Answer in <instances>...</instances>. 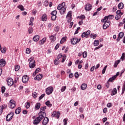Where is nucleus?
<instances>
[{
	"instance_id": "4",
	"label": "nucleus",
	"mask_w": 125,
	"mask_h": 125,
	"mask_svg": "<svg viewBox=\"0 0 125 125\" xmlns=\"http://www.w3.org/2000/svg\"><path fill=\"white\" fill-rule=\"evenodd\" d=\"M8 106L10 109H14L15 107H16V102L14 100H10Z\"/></svg>"
},
{
	"instance_id": "5",
	"label": "nucleus",
	"mask_w": 125,
	"mask_h": 125,
	"mask_svg": "<svg viewBox=\"0 0 125 125\" xmlns=\"http://www.w3.org/2000/svg\"><path fill=\"white\" fill-rule=\"evenodd\" d=\"M14 116V112H11L6 117V122H10L11 120L13 118V116Z\"/></svg>"
},
{
	"instance_id": "17",
	"label": "nucleus",
	"mask_w": 125,
	"mask_h": 125,
	"mask_svg": "<svg viewBox=\"0 0 125 125\" xmlns=\"http://www.w3.org/2000/svg\"><path fill=\"white\" fill-rule=\"evenodd\" d=\"M116 78V76H113L109 78L107 82H108L109 83H112V82H114V81H115Z\"/></svg>"
},
{
	"instance_id": "32",
	"label": "nucleus",
	"mask_w": 125,
	"mask_h": 125,
	"mask_svg": "<svg viewBox=\"0 0 125 125\" xmlns=\"http://www.w3.org/2000/svg\"><path fill=\"white\" fill-rule=\"evenodd\" d=\"M72 18V11H69L66 15V18Z\"/></svg>"
},
{
	"instance_id": "6",
	"label": "nucleus",
	"mask_w": 125,
	"mask_h": 125,
	"mask_svg": "<svg viewBox=\"0 0 125 125\" xmlns=\"http://www.w3.org/2000/svg\"><path fill=\"white\" fill-rule=\"evenodd\" d=\"M81 41V39H78L77 38H73L71 40L70 42L71 44L75 45V44H77L78 42H80Z\"/></svg>"
},
{
	"instance_id": "13",
	"label": "nucleus",
	"mask_w": 125,
	"mask_h": 125,
	"mask_svg": "<svg viewBox=\"0 0 125 125\" xmlns=\"http://www.w3.org/2000/svg\"><path fill=\"white\" fill-rule=\"evenodd\" d=\"M29 81V77L27 75H24L22 77V81L23 83H28Z\"/></svg>"
},
{
	"instance_id": "29",
	"label": "nucleus",
	"mask_w": 125,
	"mask_h": 125,
	"mask_svg": "<svg viewBox=\"0 0 125 125\" xmlns=\"http://www.w3.org/2000/svg\"><path fill=\"white\" fill-rule=\"evenodd\" d=\"M5 105H3L0 106V115H1V114H2V111H3V109H5Z\"/></svg>"
},
{
	"instance_id": "46",
	"label": "nucleus",
	"mask_w": 125,
	"mask_h": 125,
	"mask_svg": "<svg viewBox=\"0 0 125 125\" xmlns=\"http://www.w3.org/2000/svg\"><path fill=\"white\" fill-rule=\"evenodd\" d=\"M78 18H79V19H81V20H83L84 19H85V16L84 15H83L78 17Z\"/></svg>"
},
{
	"instance_id": "10",
	"label": "nucleus",
	"mask_w": 125,
	"mask_h": 125,
	"mask_svg": "<svg viewBox=\"0 0 125 125\" xmlns=\"http://www.w3.org/2000/svg\"><path fill=\"white\" fill-rule=\"evenodd\" d=\"M56 34L52 35L49 36V39L51 42H54L55 41H56Z\"/></svg>"
},
{
	"instance_id": "9",
	"label": "nucleus",
	"mask_w": 125,
	"mask_h": 125,
	"mask_svg": "<svg viewBox=\"0 0 125 125\" xmlns=\"http://www.w3.org/2000/svg\"><path fill=\"white\" fill-rule=\"evenodd\" d=\"M7 83L9 86H12L13 85V79L12 78H8L7 79Z\"/></svg>"
},
{
	"instance_id": "25",
	"label": "nucleus",
	"mask_w": 125,
	"mask_h": 125,
	"mask_svg": "<svg viewBox=\"0 0 125 125\" xmlns=\"http://www.w3.org/2000/svg\"><path fill=\"white\" fill-rule=\"evenodd\" d=\"M59 10L61 15L64 14V13H65V12H66V8H65V7H64L62 8V9H60Z\"/></svg>"
},
{
	"instance_id": "19",
	"label": "nucleus",
	"mask_w": 125,
	"mask_h": 125,
	"mask_svg": "<svg viewBox=\"0 0 125 125\" xmlns=\"http://www.w3.org/2000/svg\"><path fill=\"white\" fill-rule=\"evenodd\" d=\"M46 42V38H43L42 40H41L39 42L40 45H42L44 42Z\"/></svg>"
},
{
	"instance_id": "11",
	"label": "nucleus",
	"mask_w": 125,
	"mask_h": 125,
	"mask_svg": "<svg viewBox=\"0 0 125 125\" xmlns=\"http://www.w3.org/2000/svg\"><path fill=\"white\" fill-rule=\"evenodd\" d=\"M6 64L5 60L1 59L0 60V67H4Z\"/></svg>"
},
{
	"instance_id": "7",
	"label": "nucleus",
	"mask_w": 125,
	"mask_h": 125,
	"mask_svg": "<svg viewBox=\"0 0 125 125\" xmlns=\"http://www.w3.org/2000/svg\"><path fill=\"white\" fill-rule=\"evenodd\" d=\"M53 92V88L52 86H50L46 89V93L47 95H50Z\"/></svg>"
},
{
	"instance_id": "54",
	"label": "nucleus",
	"mask_w": 125,
	"mask_h": 125,
	"mask_svg": "<svg viewBox=\"0 0 125 125\" xmlns=\"http://www.w3.org/2000/svg\"><path fill=\"white\" fill-rule=\"evenodd\" d=\"M103 46V44L102 45H99L98 47H96L95 49L94 50H97V49H99V48H101Z\"/></svg>"
},
{
	"instance_id": "53",
	"label": "nucleus",
	"mask_w": 125,
	"mask_h": 125,
	"mask_svg": "<svg viewBox=\"0 0 125 125\" xmlns=\"http://www.w3.org/2000/svg\"><path fill=\"white\" fill-rule=\"evenodd\" d=\"M121 17H122V16L116 15V16H115V19L116 20H119L121 19Z\"/></svg>"
},
{
	"instance_id": "37",
	"label": "nucleus",
	"mask_w": 125,
	"mask_h": 125,
	"mask_svg": "<svg viewBox=\"0 0 125 125\" xmlns=\"http://www.w3.org/2000/svg\"><path fill=\"white\" fill-rule=\"evenodd\" d=\"M99 44V40H95L94 42V46H97Z\"/></svg>"
},
{
	"instance_id": "20",
	"label": "nucleus",
	"mask_w": 125,
	"mask_h": 125,
	"mask_svg": "<svg viewBox=\"0 0 125 125\" xmlns=\"http://www.w3.org/2000/svg\"><path fill=\"white\" fill-rule=\"evenodd\" d=\"M86 87H87V84H86V83L82 84L81 86V88L82 90H84V89H86Z\"/></svg>"
},
{
	"instance_id": "8",
	"label": "nucleus",
	"mask_w": 125,
	"mask_h": 125,
	"mask_svg": "<svg viewBox=\"0 0 125 125\" xmlns=\"http://www.w3.org/2000/svg\"><path fill=\"white\" fill-rule=\"evenodd\" d=\"M92 9V5L90 3H87L85 5V10L86 11H90Z\"/></svg>"
},
{
	"instance_id": "24",
	"label": "nucleus",
	"mask_w": 125,
	"mask_h": 125,
	"mask_svg": "<svg viewBox=\"0 0 125 125\" xmlns=\"http://www.w3.org/2000/svg\"><path fill=\"white\" fill-rule=\"evenodd\" d=\"M39 40H40V36L39 35H36L33 38V40L34 41V42H38V41H39Z\"/></svg>"
},
{
	"instance_id": "23",
	"label": "nucleus",
	"mask_w": 125,
	"mask_h": 125,
	"mask_svg": "<svg viewBox=\"0 0 125 125\" xmlns=\"http://www.w3.org/2000/svg\"><path fill=\"white\" fill-rule=\"evenodd\" d=\"M42 20L43 21H46L47 20V16L46 14H43L42 17Z\"/></svg>"
},
{
	"instance_id": "21",
	"label": "nucleus",
	"mask_w": 125,
	"mask_h": 125,
	"mask_svg": "<svg viewBox=\"0 0 125 125\" xmlns=\"http://www.w3.org/2000/svg\"><path fill=\"white\" fill-rule=\"evenodd\" d=\"M118 93V91H117V88H114L113 90H112V92L111 94V96H113V95H116Z\"/></svg>"
},
{
	"instance_id": "14",
	"label": "nucleus",
	"mask_w": 125,
	"mask_h": 125,
	"mask_svg": "<svg viewBox=\"0 0 125 125\" xmlns=\"http://www.w3.org/2000/svg\"><path fill=\"white\" fill-rule=\"evenodd\" d=\"M49 122V119L48 117H45L42 122V125H46L48 124Z\"/></svg>"
},
{
	"instance_id": "15",
	"label": "nucleus",
	"mask_w": 125,
	"mask_h": 125,
	"mask_svg": "<svg viewBox=\"0 0 125 125\" xmlns=\"http://www.w3.org/2000/svg\"><path fill=\"white\" fill-rule=\"evenodd\" d=\"M43 77V75L42 74H39L38 75H37L36 77L34 78L35 81H41L42 79V77Z\"/></svg>"
},
{
	"instance_id": "57",
	"label": "nucleus",
	"mask_w": 125,
	"mask_h": 125,
	"mask_svg": "<svg viewBox=\"0 0 125 125\" xmlns=\"http://www.w3.org/2000/svg\"><path fill=\"white\" fill-rule=\"evenodd\" d=\"M45 94H42V95H41V96H40L39 97V100H42V98H43L45 96Z\"/></svg>"
},
{
	"instance_id": "22",
	"label": "nucleus",
	"mask_w": 125,
	"mask_h": 125,
	"mask_svg": "<svg viewBox=\"0 0 125 125\" xmlns=\"http://www.w3.org/2000/svg\"><path fill=\"white\" fill-rule=\"evenodd\" d=\"M124 6V3L123 2H120L118 5V7L119 9H123Z\"/></svg>"
},
{
	"instance_id": "47",
	"label": "nucleus",
	"mask_w": 125,
	"mask_h": 125,
	"mask_svg": "<svg viewBox=\"0 0 125 125\" xmlns=\"http://www.w3.org/2000/svg\"><path fill=\"white\" fill-rule=\"evenodd\" d=\"M121 59L122 61H124L125 59V53H123L122 55V56L121 57Z\"/></svg>"
},
{
	"instance_id": "40",
	"label": "nucleus",
	"mask_w": 125,
	"mask_h": 125,
	"mask_svg": "<svg viewBox=\"0 0 125 125\" xmlns=\"http://www.w3.org/2000/svg\"><path fill=\"white\" fill-rule=\"evenodd\" d=\"M1 53H5L6 52V47H3L2 48V50H1Z\"/></svg>"
},
{
	"instance_id": "41",
	"label": "nucleus",
	"mask_w": 125,
	"mask_h": 125,
	"mask_svg": "<svg viewBox=\"0 0 125 125\" xmlns=\"http://www.w3.org/2000/svg\"><path fill=\"white\" fill-rule=\"evenodd\" d=\"M87 56V52L84 51L83 53V58H86Z\"/></svg>"
},
{
	"instance_id": "49",
	"label": "nucleus",
	"mask_w": 125,
	"mask_h": 125,
	"mask_svg": "<svg viewBox=\"0 0 125 125\" xmlns=\"http://www.w3.org/2000/svg\"><path fill=\"white\" fill-rule=\"evenodd\" d=\"M57 18V16H51V20L52 21H55L56 20Z\"/></svg>"
},
{
	"instance_id": "3",
	"label": "nucleus",
	"mask_w": 125,
	"mask_h": 125,
	"mask_svg": "<svg viewBox=\"0 0 125 125\" xmlns=\"http://www.w3.org/2000/svg\"><path fill=\"white\" fill-rule=\"evenodd\" d=\"M28 61H29V68L31 69H34L35 67H36V62L35 60L33 59V58H30L28 59Z\"/></svg>"
},
{
	"instance_id": "28",
	"label": "nucleus",
	"mask_w": 125,
	"mask_h": 125,
	"mask_svg": "<svg viewBox=\"0 0 125 125\" xmlns=\"http://www.w3.org/2000/svg\"><path fill=\"white\" fill-rule=\"evenodd\" d=\"M21 112V107H18L17 109L15 110V114L16 115H18V114H20V112Z\"/></svg>"
},
{
	"instance_id": "51",
	"label": "nucleus",
	"mask_w": 125,
	"mask_h": 125,
	"mask_svg": "<svg viewBox=\"0 0 125 125\" xmlns=\"http://www.w3.org/2000/svg\"><path fill=\"white\" fill-rule=\"evenodd\" d=\"M31 53V49H30V48H27L26 49V53L27 54H30V53Z\"/></svg>"
},
{
	"instance_id": "38",
	"label": "nucleus",
	"mask_w": 125,
	"mask_h": 125,
	"mask_svg": "<svg viewBox=\"0 0 125 125\" xmlns=\"http://www.w3.org/2000/svg\"><path fill=\"white\" fill-rule=\"evenodd\" d=\"M60 29V27H59V26H57L56 27H55L54 31L56 33V34H57V33L59 32Z\"/></svg>"
},
{
	"instance_id": "30",
	"label": "nucleus",
	"mask_w": 125,
	"mask_h": 125,
	"mask_svg": "<svg viewBox=\"0 0 125 125\" xmlns=\"http://www.w3.org/2000/svg\"><path fill=\"white\" fill-rule=\"evenodd\" d=\"M18 8H19V9H20V10H21V11H24V10H25L24 6H23V5H19V6H18Z\"/></svg>"
},
{
	"instance_id": "18",
	"label": "nucleus",
	"mask_w": 125,
	"mask_h": 125,
	"mask_svg": "<svg viewBox=\"0 0 125 125\" xmlns=\"http://www.w3.org/2000/svg\"><path fill=\"white\" fill-rule=\"evenodd\" d=\"M109 26H110L109 23L105 22V23L104 24L103 28L104 30H106V29H107Z\"/></svg>"
},
{
	"instance_id": "44",
	"label": "nucleus",
	"mask_w": 125,
	"mask_h": 125,
	"mask_svg": "<svg viewBox=\"0 0 125 125\" xmlns=\"http://www.w3.org/2000/svg\"><path fill=\"white\" fill-rule=\"evenodd\" d=\"M57 14V11L56 10H54L52 11L51 13V15L52 16H56Z\"/></svg>"
},
{
	"instance_id": "43",
	"label": "nucleus",
	"mask_w": 125,
	"mask_h": 125,
	"mask_svg": "<svg viewBox=\"0 0 125 125\" xmlns=\"http://www.w3.org/2000/svg\"><path fill=\"white\" fill-rule=\"evenodd\" d=\"M19 69H20L19 65H15V71H16V72L19 71Z\"/></svg>"
},
{
	"instance_id": "63",
	"label": "nucleus",
	"mask_w": 125,
	"mask_h": 125,
	"mask_svg": "<svg viewBox=\"0 0 125 125\" xmlns=\"http://www.w3.org/2000/svg\"><path fill=\"white\" fill-rule=\"evenodd\" d=\"M105 86L107 88H109L110 86V83H109V82L107 81V82L105 83Z\"/></svg>"
},
{
	"instance_id": "45",
	"label": "nucleus",
	"mask_w": 125,
	"mask_h": 125,
	"mask_svg": "<svg viewBox=\"0 0 125 125\" xmlns=\"http://www.w3.org/2000/svg\"><path fill=\"white\" fill-rule=\"evenodd\" d=\"M66 88H67V86H66L62 87V88L61 89V92H64V91L66 90Z\"/></svg>"
},
{
	"instance_id": "55",
	"label": "nucleus",
	"mask_w": 125,
	"mask_h": 125,
	"mask_svg": "<svg viewBox=\"0 0 125 125\" xmlns=\"http://www.w3.org/2000/svg\"><path fill=\"white\" fill-rule=\"evenodd\" d=\"M107 17L108 19L111 20V19H113L114 17V15H109L108 16H107Z\"/></svg>"
},
{
	"instance_id": "64",
	"label": "nucleus",
	"mask_w": 125,
	"mask_h": 125,
	"mask_svg": "<svg viewBox=\"0 0 125 125\" xmlns=\"http://www.w3.org/2000/svg\"><path fill=\"white\" fill-rule=\"evenodd\" d=\"M57 112L54 111L52 114V117H55L56 115L57 114Z\"/></svg>"
},
{
	"instance_id": "39",
	"label": "nucleus",
	"mask_w": 125,
	"mask_h": 125,
	"mask_svg": "<svg viewBox=\"0 0 125 125\" xmlns=\"http://www.w3.org/2000/svg\"><path fill=\"white\" fill-rule=\"evenodd\" d=\"M124 35H125V33H124V32H121L119 34L118 37H119L120 39H123Z\"/></svg>"
},
{
	"instance_id": "60",
	"label": "nucleus",
	"mask_w": 125,
	"mask_h": 125,
	"mask_svg": "<svg viewBox=\"0 0 125 125\" xmlns=\"http://www.w3.org/2000/svg\"><path fill=\"white\" fill-rule=\"evenodd\" d=\"M4 91H5V87L2 86L1 87V92H2V93H4Z\"/></svg>"
},
{
	"instance_id": "12",
	"label": "nucleus",
	"mask_w": 125,
	"mask_h": 125,
	"mask_svg": "<svg viewBox=\"0 0 125 125\" xmlns=\"http://www.w3.org/2000/svg\"><path fill=\"white\" fill-rule=\"evenodd\" d=\"M88 35H90V30H88L86 31V32H83L81 35L82 38H84L85 37V38H87V36H88Z\"/></svg>"
},
{
	"instance_id": "52",
	"label": "nucleus",
	"mask_w": 125,
	"mask_h": 125,
	"mask_svg": "<svg viewBox=\"0 0 125 125\" xmlns=\"http://www.w3.org/2000/svg\"><path fill=\"white\" fill-rule=\"evenodd\" d=\"M55 117L57 118V119H59V118H60V112H58Z\"/></svg>"
},
{
	"instance_id": "59",
	"label": "nucleus",
	"mask_w": 125,
	"mask_h": 125,
	"mask_svg": "<svg viewBox=\"0 0 125 125\" xmlns=\"http://www.w3.org/2000/svg\"><path fill=\"white\" fill-rule=\"evenodd\" d=\"M117 6H113L112 9L113 12H116L117 11Z\"/></svg>"
},
{
	"instance_id": "61",
	"label": "nucleus",
	"mask_w": 125,
	"mask_h": 125,
	"mask_svg": "<svg viewBox=\"0 0 125 125\" xmlns=\"http://www.w3.org/2000/svg\"><path fill=\"white\" fill-rule=\"evenodd\" d=\"M44 5L45 6H48V0H45L44 2Z\"/></svg>"
},
{
	"instance_id": "62",
	"label": "nucleus",
	"mask_w": 125,
	"mask_h": 125,
	"mask_svg": "<svg viewBox=\"0 0 125 125\" xmlns=\"http://www.w3.org/2000/svg\"><path fill=\"white\" fill-rule=\"evenodd\" d=\"M41 70V68H38L37 69H36V70H35V74H38V73H39V72H40Z\"/></svg>"
},
{
	"instance_id": "26",
	"label": "nucleus",
	"mask_w": 125,
	"mask_h": 125,
	"mask_svg": "<svg viewBox=\"0 0 125 125\" xmlns=\"http://www.w3.org/2000/svg\"><path fill=\"white\" fill-rule=\"evenodd\" d=\"M41 108V104L40 103H37L35 106V110H39Z\"/></svg>"
},
{
	"instance_id": "27",
	"label": "nucleus",
	"mask_w": 125,
	"mask_h": 125,
	"mask_svg": "<svg viewBox=\"0 0 125 125\" xmlns=\"http://www.w3.org/2000/svg\"><path fill=\"white\" fill-rule=\"evenodd\" d=\"M121 62V60H118L116 61H115L114 66L115 68H117L118 65H119V64H120V63Z\"/></svg>"
},
{
	"instance_id": "58",
	"label": "nucleus",
	"mask_w": 125,
	"mask_h": 125,
	"mask_svg": "<svg viewBox=\"0 0 125 125\" xmlns=\"http://www.w3.org/2000/svg\"><path fill=\"white\" fill-rule=\"evenodd\" d=\"M74 76L76 79H78L79 78V72H76L74 74Z\"/></svg>"
},
{
	"instance_id": "35",
	"label": "nucleus",
	"mask_w": 125,
	"mask_h": 125,
	"mask_svg": "<svg viewBox=\"0 0 125 125\" xmlns=\"http://www.w3.org/2000/svg\"><path fill=\"white\" fill-rule=\"evenodd\" d=\"M30 106H31V104L29 102H27L25 104V107L26 109H29L30 108Z\"/></svg>"
},
{
	"instance_id": "16",
	"label": "nucleus",
	"mask_w": 125,
	"mask_h": 125,
	"mask_svg": "<svg viewBox=\"0 0 125 125\" xmlns=\"http://www.w3.org/2000/svg\"><path fill=\"white\" fill-rule=\"evenodd\" d=\"M65 4H66V3L64 2L62 4H59L57 7L58 10H60V9H62V8H63L64 6H65Z\"/></svg>"
},
{
	"instance_id": "33",
	"label": "nucleus",
	"mask_w": 125,
	"mask_h": 125,
	"mask_svg": "<svg viewBox=\"0 0 125 125\" xmlns=\"http://www.w3.org/2000/svg\"><path fill=\"white\" fill-rule=\"evenodd\" d=\"M60 63V61L59 60V59H56L54 61V63L55 65H58Z\"/></svg>"
},
{
	"instance_id": "36",
	"label": "nucleus",
	"mask_w": 125,
	"mask_h": 125,
	"mask_svg": "<svg viewBox=\"0 0 125 125\" xmlns=\"http://www.w3.org/2000/svg\"><path fill=\"white\" fill-rule=\"evenodd\" d=\"M124 14V13H122L121 12V10H118L116 12V15H120V16H122Z\"/></svg>"
},
{
	"instance_id": "34",
	"label": "nucleus",
	"mask_w": 125,
	"mask_h": 125,
	"mask_svg": "<svg viewBox=\"0 0 125 125\" xmlns=\"http://www.w3.org/2000/svg\"><path fill=\"white\" fill-rule=\"evenodd\" d=\"M45 105L48 107H51L52 106V104H50V102L49 101H47L45 103Z\"/></svg>"
},
{
	"instance_id": "50",
	"label": "nucleus",
	"mask_w": 125,
	"mask_h": 125,
	"mask_svg": "<svg viewBox=\"0 0 125 125\" xmlns=\"http://www.w3.org/2000/svg\"><path fill=\"white\" fill-rule=\"evenodd\" d=\"M32 96H33V97H34V98H37V97L38 96V94L37 93V92H35L33 93Z\"/></svg>"
},
{
	"instance_id": "48",
	"label": "nucleus",
	"mask_w": 125,
	"mask_h": 125,
	"mask_svg": "<svg viewBox=\"0 0 125 125\" xmlns=\"http://www.w3.org/2000/svg\"><path fill=\"white\" fill-rule=\"evenodd\" d=\"M106 69H107V65L105 66L102 70L103 75H104V74H105V72H106Z\"/></svg>"
},
{
	"instance_id": "2",
	"label": "nucleus",
	"mask_w": 125,
	"mask_h": 125,
	"mask_svg": "<svg viewBox=\"0 0 125 125\" xmlns=\"http://www.w3.org/2000/svg\"><path fill=\"white\" fill-rule=\"evenodd\" d=\"M43 119H44V117H43L41 115H38V117H37L34 121H33V124L35 125H39L42 120Z\"/></svg>"
},
{
	"instance_id": "1",
	"label": "nucleus",
	"mask_w": 125,
	"mask_h": 125,
	"mask_svg": "<svg viewBox=\"0 0 125 125\" xmlns=\"http://www.w3.org/2000/svg\"><path fill=\"white\" fill-rule=\"evenodd\" d=\"M45 110H46V106L42 107L40 108V111L38 113V115L41 116L43 118H44L46 115L45 113Z\"/></svg>"
},
{
	"instance_id": "31",
	"label": "nucleus",
	"mask_w": 125,
	"mask_h": 125,
	"mask_svg": "<svg viewBox=\"0 0 125 125\" xmlns=\"http://www.w3.org/2000/svg\"><path fill=\"white\" fill-rule=\"evenodd\" d=\"M28 31L29 34H32L34 31V30L33 29V27L32 26L29 27L28 29Z\"/></svg>"
},
{
	"instance_id": "56",
	"label": "nucleus",
	"mask_w": 125,
	"mask_h": 125,
	"mask_svg": "<svg viewBox=\"0 0 125 125\" xmlns=\"http://www.w3.org/2000/svg\"><path fill=\"white\" fill-rule=\"evenodd\" d=\"M63 125H67V122H68V119H63Z\"/></svg>"
},
{
	"instance_id": "42",
	"label": "nucleus",
	"mask_w": 125,
	"mask_h": 125,
	"mask_svg": "<svg viewBox=\"0 0 125 125\" xmlns=\"http://www.w3.org/2000/svg\"><path fill=\"white\" fill-rule=\"evenodd\" d=\"M66 40H67L66 37H63L60 41V43H63L64 42H65Z\"/></svg>"
}]
</instances>
